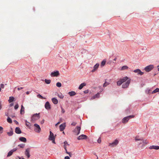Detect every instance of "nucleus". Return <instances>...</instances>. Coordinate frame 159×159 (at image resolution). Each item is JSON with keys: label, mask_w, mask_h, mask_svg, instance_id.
<instances>
[{"label": "nucleus", "mask_w": 159, "mask_h": 159, "mask_svg": "<svg viewBox=\"0 0 159 159\" xmlns=\"http://www.w3.org/2000/svg\"><path fill=\"white\" fill-rule=\"evenodd\" d=\"M109 84V83H108L105 82L103 85V87H106L107 85Z\"/></svg>", "instance_id": "obj_40"}, {"label": "nucleus", "mask_w": 159, "mask_h": 159, "mask_svg": "<svg viewBox=\"0 0 159 159\" xmlns=\"http://www.w3.org/2000/svg\"><path fill=\"white\" fill-rule=\"evenodd\" d=\"M11 130L10 131L7 132V134L9 136H12L13 134V131L12 128H11Z\"/></svg>", "instance_id": "obj_20"}, {"label": "nucleus", "mask_w": 159, "mask_h": 159, "mask_svg": "<svg viewBox=\"0 0 159 159\" xmlns=\"http://www.w3.org/2000/svg\"><path fill=\"white\" fill-rule=\"evenodd\" d=\"M24 107L22 105H21V108L20 110V114H23L24 113Z\"/></svg>", "instance_id": "obj_24"}, {"label": "nucleus", "mask_w": 159, "mask_h": 159, "mask_svg": "<svg viewBox=\"0 0 159 159\" xmlns=\"http://www.w3.org/2000/svg\"><path fill=\"white\" fill-rule=\"evenodd\" d=\"M119 143V141L117 139H116L111 143H110L109 145L111 147H114L116 145Z\"/></svg>", "instance_id": "obj_9"}, {"label": "nucleus", "mask_w": 159, "mask_h": 159, "mask_svg": "<svg viewBox=\"0 0 159 159\" xmlns=\"http://www.w3.org/2000/svg\"><path fill=\"white\" fill-rule=\"evenodd\" d=\"M23 87H18L17 88V89L18 90H20L22 89H23Z\"/></svg>", "instance_id": "obj_53"}, {"label": "nucleus", "mask_w": 159, "mask_h": 159, "mask_svg": "<svg viewBox=\"0 0 159 159\" xmlns=\"http://www.w3.org/2000/svg\"><path fill=\"white\" fill-rule=\"evenodd\" d=\"M25 125L27 127H29L30 125V122L27 121V120H25Z\"/></svg>", "instance_id": "obj_32"}, {"label": "nucleus", "mask_w": 159, "mask_h": 159, "mask_svg": "<svg viewBox=\"0 0 159 159\" xmlns=\"http://www.w3.org/2000/svg\"><path fill=\"white\" fill-rule=\"evenodd\" d=\"M76 124H77L75 122H73L71 123V125H73V126H75L76 125Z\"/></svg>", "instance_id": "obj_46"}, {"label": "nucleus", "mask_w": 159, "mask_h": 159, "mask_svg": "<svg viewBox=\"0 0 159 159\" xmlns=\"http://www.w3.org/2000/svg\"><path fill=\"white\" fill-rule=\"evenodd\" d=\"M159 92V88H156L152 92V93H154L157 92Z\"/></svg>", "instance_id": "obj_31"}, {"label": "nucleus", "mask_w": 159, "mask_h": 159, "mask_svg": "<svg viewBox=\"0 0 159 159\" xmlns=\"http://www.w3.org/2000/svg\"><path fill=\"white\" fill-rule=\"evenodd\" d=\"M154 68L153 65H151L146 66L144 68V70L147 72H149L151 70Z\"/></svg>", "instance_id": "obj_6"}, {"label": "nucleus", "mask_w": 159, "mask_h": 159, "mask_svg": "<svg viewBox=\"0 0 159 159\" xmlns=\"http://www.w3.org/2000/svg\"><path fill=\"white\" fill-rule=\"evenodd\" d=\"M61 113H64L65 111V110L62 107V106H61Z\"/></svg>", "instance_id": "obj_42"}, {"label": "nucleus", "mask_w": 159, "mask_h": 159, "mask_svg": "<svg viewBox=\"0 0 159 159\" xmlns=\"http://www.w3.org/2000/svg\"><path fill=\"white\" fill-rule=\"evenodd\" d=\"M40 118L39 113H36L33 115L31 117V120L33 121L38 120Z\"/></svg>", "instance_id": "obj_4"}, {"label": "nucleus", "mask_w": 159, "mask_h": 159, "mask_svg": "<svg viewBox=\"0 0 159 159\" xmlns=\"http://www.w3.org/2000/svg\"><path fill=\"white\" fill-rule=\"evenodd\" d=\"M117 59V58L116 57H115L114 59H113V63H116V62H115V61H116V60Z\"/></svg>", "instance_id": "obj_50"}, {"label": "nucleus", "mask_w": 159, "mask_h": 159, "mask_svg": "<svg viewBox=\"0 0 159 159\" xmlns=\"http://www.w3.org/2000/svg\"><path fill=\"white\" fill-rule=\"evenodd\" d=\"M84 93H88V90H86L84 91Z\"/></svg>", "instance_id": "obj_54"}, {"label": "nucleus", "mask_w": 159, "mask_h": 159, "mask_svg": "<svg viewBox=\"0 0 159 159\" xmlns=\"http://www.w3.org/2000/svg\"><path fill=\"white\" fill-rule=\"evenodd\" d=\"M135 140L136 141H140L141 142L139 143V145H140L142 144L141 147L142 148L144 147L146 144L148 143V142L147 141V140H144L143 138H139V136H136L135 138Z\"/></svg>", "instance_id": "obj_1"}, {"label": "nucleus", "mask_w": 159, "mask_h": 159, "mask_svg": "<svg viewBox=\"0 0 159 159\" xmlns=\"http://www.w3.org/2000/svg\"><path fill=\"white\" fill-rule=\"evenodd\" d=\"M12 153H13V152H11V150H10L8 153L7 155V157H9L10 156H11L12 155Z\"/></svg>", "instance_id": "obj_33"}, {"label": "nucleus", "mask_w": 159, "mask_h": 159, "mask_svg": "<svg viewBox=\"0 0 159 159\" xmlns=\"http://www.w3.org/2000/svg\"><path fill=\"white\" fill-rule=\"evenodd\" d=\"M16 159H20V157H17V158H16Z\"/></svg>", "instance_id": "obj_63"}, {"label": "nucleus", "mask_w": 159, "mask_h": 159, "mask_svg": "<svg viewBox=\"0 0 159 159\" xmlns=\"http://www.w3.org/2000/svg\"><path fill=\"white\" fill-rule=\"evenodd\" d=\"M68 154H69V156L70 157H71L72 156V153H71L70 152H69L68 153Z\"/></svg>", "instance_id": "obj_49"}, {"label": "nucleus", "mask_w": 159, "mask_h": 159, "mask_svg": "<svg viewBox=\"0 0 159 159\" xmlns=\"http://www.w3.org/2000/svg\"><path fill=\"white\" fill-rule=\"evenodd\" d=\"M45 81L47 84H49L50 83L51 80H50L45 79Z\"/></svg>", "instance_id": "obj_30"}, {"label": "nucleus", "mask_w": 159, "mask_h": 159, "mask_svg": "<svg viewBox=\"0 0 159 159\" xmlns=\"http://www.w3.org/2000/svg\"><path fill=\"white\" fill-rule=\"evenodd\" d=\"M87 137L86 135L84 134H82L78 137L77 139L79 140L85 139H87Z\"/></svg>", "instance_id": "obj_12"}, {"label": "nucleus", "mask_w": 159, "mask_h": 159, "mask_svg": "<svg viewBox=\"0 0 159 159\" xmlns=\"http://www.w3.org/2000/svg\"><path fill=\"white\" fill-rule=\"evenodd\" d=\"M7 121L9 123H11L12 122L11 120L9 117H8L7 119Z\"/></svg>", "instance_id": "obj_36"}, {"label": "nucleus", "mask_w": 159, "mask_h": 159, "mask_svg": "<svg viewBox=\"0 0 159 159\" xmlns=\"http://www.w3.org/2000/svg\"><path fill=\"white\" fill-rule=\"evenodd\" d=\"M149 148L150 149H154L155 150H158V149H159V146L152 145V146H150L149 147Z\"/></svg>", "instance_id": "obj_16"}, {"label": "nucleus", "mask_w": 159, "mask_h": 159, "mask_svg": "<svg viewBox=\"0 0 159 159\" xmlns=\"http://www.w3.org/2000/svg\"><path fill=\"white\" fill-rule=\"evenodd\" d=\"M15 132L17 134H20L21 133V131L20 129L18 127H16V128Z\"/></svg>", "instance_id": "obj_18"}, {"label": "nucleus", "mask_w": 159, "mask_h": 159, "mask_svg": "<svg viewBox=\"0 0 159 159\" xmlns=\"http://www.w3.org/2000/svg\"><path fill=\"white\" fill-rule=\"evenodd\" d=\"M66 126V123H65L61 124L59 126V128L60 131H62L65 129Z\"/></svg>", "instance_id": "obj_10"}, {"label": "nucleus", "mask_w": 159, "mask_h": 159, "mask_svg": "<svg viewBox=\"0 0 159 159\" xmlns=\"http://www.w3.org/2000/svg\"><path fill=\"white\" fill-rule=\"evenodd\" d=\"M100 97V93H98L96 95L93 96L92 98V99H95V98H99Z\"/></svg>", "instance_id": "obj_23"}, {"label": "nucleus", "mask_w": 159, "mask_h": 159, "mask_svg": "<svg viewBox=\"0 0 159 159\" xmlns=\"http://www.w3.org/2000/svg\"><path fill=\"white\" fill-rule=\"evenodd\" d=\"M44 120L43 119L42 121H41V124H43L44 123Z\"/></svg>", "instance_id": "obj_55"}, {"label": "nucleus", "mask_w": 159, "mask_h": 159, "mask_svg": "<svg viewBox=\"0 0 159 159\" xmlns=\"http://www.w3.org/2000/svg\"><path fill=\"white\" fill-rule=\"evenodd\" d=\"M1 88H3L4 87V86L3 84H1L0 85Z\"/></svg>", "instance_id": "obj_51"}, {"label": "nucleus", "mask_w": 159, "mask_h": 159, "mask_svg": "<svg viewBox=\"0 0 159 159\" xmlns=\"http://www.w3.org/2000/svg\"><path fill=\"white\" fill-rule=\"evenodd\" d=\"M19 139L20 141L24 143H25L26 142V139L25 137H20L19 138Z\"/></svg>", "instance_id": "obj_21"}, {"label": "nucleus", "mask_w": 159, "mask_h": 159, "mask_svg": "<svg viewBox=\"0 0 159 159\" xmlns=\"http://www.w3.org/2000/svg\"><path fill=\"white\" fill-rule=\"evenodd\" d=\"M14 105V103H11L10 104V106H11H11H13Z\"/></svg>", "instance_id": "obj_58"}, {"label": "nucleus", "mask_w": 159, "mask_h": 159, "mask_svg": "<svg viewBox=\"0 0 159 159\" xmlns=\"http://www.w3.org/2000/svg\"><path fill=\"white\" fill-rule=\"evenodd\" d=\"M128 68V67L126 66H124L122 67L121 70H127Z\"/></svg>", "instance_id": "obj_29"}, {"label": "nucleus", "mask_w": 159, "mask_h": 159, "mask_svg": "<svg viewBox=\"0 0 159 159\" xmlns=\"http://www.w3.org/2000/svg\"><path fill=\"white\" fill-rule=\"evenodd\" d=\"M64 159H70V158L69 157L66 156L65 157Z\"/></svg>", "instance_id": "obj_52"}, {"label": "nucleus", "mask_w": 159, "mask_h": 159, "mask_svg": "<svg viewBox=\"0 0 159 159\" xmlns=\"http://www.w3.org/2000/svg\"><path fill=\"white\" fill-rule=\"evenodd\" d=\"M106 60H103L102 61L101 63V66L102 67L104 66L106 64Z\"/></svg>", "instance_id": "obj_28"}, {"label": "nucleus", "mask_w": 159, "mask_h": 159, "mask_svg": "<svg viewBox=\"0 0 159 159\" xmlns=\"http://www.w3.org/2000/svg\"><path fill=\"white\" fill-rule=\"evenodd\" d=\"M30 92L29 91H27L26 92V94H29L30 93Z\"/></svg>", "instance_id": "obj_59"}, {"label": "nucleus", "mask_w": 159, "mask_h": 159, "mask_svg": "<svg viewBox=\"0 0 159 159\" xmlns=\"http://www.w3.org/2000/svg\"><path fill=\"white\" fill-rule=\"evenodd\" d=\"M65 151H66V153H67V154L68 153V152H67V149H66V150H65Z\"/></svg>", "instance_id": "obj_60"}, {"label": "nucleus", "mask_w": 159, "mask_h": 159, "mask_svg": "<svg viewBox=\"0 0 159 159\" xmlns=\"http://www.w3.org/2000/svg\"><path fill=\"white\" fill-rule=\"evenodd\" d=\"M56 85L57 87H60L61 86V83L58 82L57 83Z\"/></svg>", "instance_id": "obj_35"}, {"label": "nucleus", "mask_w": 159, "mask_h": 159, "mask_svg": "<svg viewBox=\"0 0 159 159\" xmlns=\"http://www.w3.org/2000/svg\"><path fill=\"white\" fill-rule=\"evenodd\" d=\"M122 83H123L120 80L118 81L117 82V85L119 86L121 85Z\"/></svg>", "instance_id": "obj_37"}, {"label": "nucleus", "mask_w": 159, "mask_h": 159, "mask_svg": "<svg viewBox=\"0 0 159 159\" xmlns=\"http://www.w3.org/2000/svg\"><path fill=\"white\" fill-rule=\"evenodd\" d=\"M30 148H28L26 149L25 152V154L27 157L28 158H29L30 156Z\"/></svg>", "instance_id": "obj_15"}, {"label": "nucleus", "mask_w": 159, "mask_h": 159, "mask_svg": "<svg viewBox=\"0 0 159 159\" xmlns=\"http://www.w3.org/2000/svg\"><path fill=\"white\" fill-rule=\"evenodd\" d=\"M151 90L150 89H147L145 91V93L147 94H149L150 93Z\"/></svg>", "instance_id": "obj_38"}, {"label": "nucleus", "mask_w": 159, "mask_h": 159, "mask_svg": "<svg viewBox=\"0 0 159 159\" xmlns=\"http://www.w3.org/2000/svg\"><path fill=\"white\" fill-rule=\"evenodd\" d=\"M17 148H13V149H11V152H12L13 153L14 152H15L17 150Z\"/></svg>", "instance_id": "obj_44"}, {"label": "nucleus", "mask_w": 159, "mask_h": 159, "mask_svg": "<svg viewBox=\"0 0 159 159\" xmlns=\"http://www.w3.org/2000/svg\"><path fill=\"white\" fill-rule=\"evenodd\" d=\"M68 94L70 96H74L76 94V93L74 92V91H71V92H69V93H68Z\"/></svg>", "instance_id": "obj_26"}, {"label": "nucleus", "mask_w": 159, "mask_h": 159, "mask_svg": "<svg viewBox=\"0 0 159 159\" xmlns=\"http://www.w3.org/2000/svg\"><path fill=\"white\" fill-rule=\"evenodd\" d=\"M99 64L96 63L93 66V69L91 71L92 72H94L96 70L98 69L99 66Z\"/></svg>", "instance_id": "obj_17"}, {"label": "nucleus", "mask_w": 159, "mask_h": 159, "mask_svg": "<svg viewBox=\"0 0 159 159\" xmlns=\"http://www.w3.org/2000/svg\"><path fill=\"white\" fill-rule=\"evenodd\" d=\"M134 117V115H130L125 117L122 119V122L124 124L126 123L130 119L133 118Z\"/></svg>", "instance_id": "obj_3"}, {"label": "nucleus", "mask_w": 159, "mask_h": 159, "mask_svg": "<svg viewBox=\"0 0 159 159\" xmlns=\"http://www.w3.org/2000/svg\"><path fill=\"white\" fill-rule=\"evenodd\" d=\"M37 97L39 98H40L42 99H44V98L40 94H38L37 95Z\"/></svg>", "instance_id": "obj_39"}, {"label": "nucleus", "mask_w": 159, "mask_h": 159, "mask_svg": "<svg viewBox=\"0 0 159 159\" xmlns=\"http://www.w3.org/2000/svg\"><path fill=\"white\" fill-rule=\"evenodd\" d=\"M34 131L37 133H39L41 131V129L39 125L37 124H34Z\"/></svg>", "instance_id": "obj_5"}, {"label": "nucleus", "mask_w": 159, "mask_h": 159, "mask_svg": "<svg viewBox=\"0 0 159 159\" xmlns=\"http://www.w3.org/2000/svg\"><path fill=\"white\" fill-rule=\"evenodd\" d=\"M55 137L54 136V134L51 131H50V134L48 137V140L52 141L53 143L56 144L55 142Z\"/></svg>", "instance_id": "obj_2"}, {"label": "nucleus", "mask_w": 159, "mask_h": 159, "mask_svg": "<svg viewBox=\"0 0 159 159\" xmlns=\"http://www.w3.org/2000/svg\"><path fill=\"white\" fill-rule=\"evenodd\" d=\"M3 131V128L0 126V132H1V133H2Z\"/></svg>", "instance_id": "obj_45"}, {"label": "nucleus", "mask_w": 159, "mask_h": 159, "mask_svg": "<svg viewBox=\"0 0 159 159\" xmlns=\"http://www.w3.org/2000/svg\"><path fill=\"white\" fill-rule=\"evenodd\" d=\"M58 97L61 98H64V96L61 94H58Z\"/></svg>", "instance_id": "obj_41"}, {"label": "nucleus", "mask_w": 159, "mask_h": 159, "mask_svg": "<svg viewBox=\"0 0 159 159\" xmlns=\"http://www.w3.org/2000/svg\"><path fill=\"white\" fill-rule=\"evenodd\" d=\"M52 101L54 104H57L58 102V100L55 98H52Z\"/></svg>", "instance_id": "obj_19"}, {"label": "nucleus", "mask_w": 159, "mask_h": 159, "mask_svg": "<svg viewBox=\"0 0 159 159\" xmlns=\"http://www.w3.org/2000/svg\"><path fill=\"white\" fill-rule=\"evenodd\" d=\"M129 79V78L127 77H124L123 78L121 79L120 80L122 82V83L125 82L126 81H127Z\"/></svg>", "instance_id": "obj_22"}, {"label": "nucleus", "mask_w": 159, "mask_h": 159, "mask_svg": "<svg viewBox=\"0 0 159 159\" xmlns=\"http://www.w3.org/2000/svg\"><path fill=\"white\" fill-rule=\"evenodd\" d=\"M101 139L100 138H99V139L98 140V143H101Z\"/></svg>", "instance_id": "obj_47"}, {"label": "nucleus", "mask_w": 159, "mask_h": 159, "mask_svg": "<svg viewBox=\"0 0 159 159\" xmlns=\"http://www.w3.org/2000/svg\"><path fill=\"white\" fill-rule=\"evenodd\" d=\"M44 106L45 109L47 110H49L51 108V105L49 102L48 101L45 103Z\"/></svg>", "instance_id": "obj_13"}, {"label": "nucleus", "mask_w": 159, "mask_h": 159, "mask_svg": "<svg viewBox=\"0 0 159 159\" xmlns=\"http://www.w3.org/2000/svg\"><path fill=\"white\" fill-rule=\"evenodd\" d=\"M14 98L13 97H10L9 98V99L8 100V102L9 103H11L14 101Z\"/></svg>", "instance_id": "obj_27"}, {"label": "nucleus", "mask_w": 159, "mask_h": 159, "mask_svg": "<svg viewBox=\"0 0 159 159\" xmlns=\"http://www.w3.org/2000/svg\"><path fill=\"white\" fill-rule=\"evenodd\" d=\"M81 130V127L80 126H77L73 130V132L78 135L80 133Z\"/></svg>", "instance_id": "obj_7"}, {"label": "nucleus", "mask_w": 159, "mask_h": 159, "mask_svg": "<svg viewBox=\"0 0 159 159\" xmlns=\"http://www.w3.org/2000/svg\"><path fill=\"white\" fill-rule=\"evenodd\" d=\"M133 71L137 73V75H142L143 74V72H142L139 69H137L133 70Z\"/></svg>", "instance_id": "obj_11"}, {"label": "nucleus", "mask_w": 159, "mask_h": 159, "mask_svg": "<svg viewBox=\"0 0 159 159\" xmlns=\"http://www.w3.org/2000/svg\"><path fill=\"white\" fill-rule=\"evenodd\" d=\"M20 159H25L24 157H20Z\"/></svg>", "instance_id": "obj_61"}, {"label": "nucleus", "mask_w": 159, "mask_h": 159, "mask_svg": "<svg viewBox=\"0 0 159 159\" xmlns=\"http://www.w3.org/2000/svg\"><path fill=\"white\" fill-rule=\"evenodd\" d=\"M64 148L65 149V150H66V148H67V147H66V145H64Z\"/></svg>", "instance_id": "obj_56"}, {"label": "nucleus", "mask_w": 159, "mask_h": 159, "mask_svg": "<svg viewBox=\"0 0 159 159\" xmlns=\"http://www.w3.org/2000/svg\"><path fill=\"white\" fill-rule=\"evenodd\" d=\"M64 145H69L68 143L66 141L64 142Z\"/></svg>", "instance_id": "obj_48"}, {"label": "nucleus", "mask_w": 159, "mask_h": 159, "mask_svg": "<svg viewBox=\"0 0 159 159\" xmlns=\"http://www.w3.org/2000/svg\"><path fill=\"white\" fill-rule=\"evenodd\" d=\"M25 144L22 143L18 145V146L21 148H23L25 146Z\"/></svg>", "instance_id": "obj_34"}, {"label": "nucleus", "mask_w": 159, "mask_h": 159, "mask_svg": "<svg viewBox=\"0 0 159 159\" xmlns=\"http://www.w3.org/2000/svg\"><path fill=\"white\" fill-rule=\"evenodd\" d=\"M159 65L157 66V67L158 68V70L159 71Z\"/></svg>", "instance_id": "obj_62"}, {"label": "nucleus", "mask_w": 159, "mask_h": 159, "mask_svg": "<svg viewBox=\"0 0 159 159\" xmlns=\"http://www.w3.org/2000/svg\"><path fill=\"white\" fill-rule=\"evenodd\" d=\"M59 75V72L58 71H54L52 72L50 74V75L52 77L57 76Z\"/></svg>", "instance_id": "obj_14"}, {"label": "nucleus", "mask_w": 159, "mask_h": 159, "mask_svg": "<svg viewBox=\"0 0 159 159\" xmlns=\"http://www.w3.org/2000/svg\"><path fill=\"white\" fill-rule=\"evenodd\" d=\"M130 82V79L128 80L125 83H124L122 85V87L123 88H127Z\"/></svg>", "instance_id": "obj_8"}, {"label": "nucleus", "mask_w": 159, "mask_h": 159, "mask_svg": "<svg viewBox=\"0 0 159 159\" xmlns=\"http://www.w3.org/2000/svg\"><path fill=\"white\" fill-rule=\"evenodd\" d=\"M103 90V89H101L100 90V92H102Z\"/></svg>", "instance_id": "obj_64"}, {"label": "nucleus", "mask_w": 159, "mask_h": 159, "mask_svg": "<svg viewBox=\"0 0 159 159\" xmlns=\"http://www.w3.org/2000/svg\"><path fill=\"white\" fill-rule=\"evenodd\" d=\"M86 85V84L85 83H83L81 84L79 87V89H81L84 86Z\"/></svg>", "instance_id": "obj_25"}, {"label": "nucleus", "mask_w": 159, "mask_h": 159, "mask_svg": "<svg viewBox=\"0 0 159 159\" xmlns=\"http://www.w3.org/2000/svg\"><path fill=\"white\" fill-rule=\"evenodd\" d=\"M2 108V106L1 102H0V110Z\"/></svg>", "instance_id": "obj_57"}, {"label": "nucleus", "mask_w": 159, "mask_h": 159, "mask_svg": "<svg viewBox=\"0 0 159 159\" xmlns=\"http://www.w3.org/2000/svg\"><path fill=\"white\" fill-rule=\"evenodd\" d=\"M19 107V105L17 103L16 104L15 107H14V108L15 110H17Z\"/></svg>", "instance_id": "obj_43"}]
</instances>
